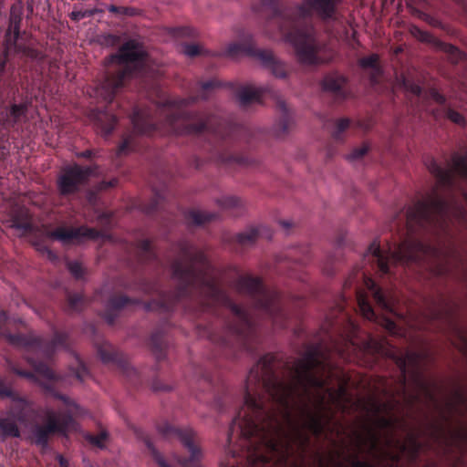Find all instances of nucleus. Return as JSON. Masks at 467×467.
<instances>
[{"instance_id":"nucleus-53","label":"nucleus","mask_w":467,"mask_h":467,"mask_svg":"<svg viewBox=\"0 0 467 467\" xmlns=\"http://www.w3.org/2000/svg\"><path fill=\"white\" fill-rule=\"evenodd\" d=\"M76 361L77 368H74V374L78 379L83 380L88 374V368L79 358L77 357Z\"/></svg>"},{"instance_id":"nucleus-1","label":"nucleus","mask_w":467,"mask_h":467,"mask_svg":"<svg viewBox=\"0 0 467 467\" xmlns=\"http://www.w3.org/2000/svg\"><path fill=\"white\" fill-rule=\"evenodd\" d=\"M176 256L171 261V278L176 282L171 291H163L159 280L144 277L123 286L138 290L145 295H156L149 302L125 295H112L106 305L103 318L114 325L119 312L143 304L148 311L167 314L177 306L188 308L191 306L202 312L218 315L221 308L230 311L232 320L223 322V328L216 332L212 327L205 328L203 336L213 342L226 358H236L240 352L254 354L260 342L259 327L248 310L234 302L228 292L222 286L216 270L205 253L187 240H180L173 245Z\"/></svg>"},{"instance_id":"nucleus-37","label":"nucleus","mask_w":467,"mask_h":467,"mask_svg":"<svg viewBox=\"0 0 467 467\" xmlns=\"http://www.w3.org/2000/svg\"><path fill=\"white\" fill-rule=\"evenodd\" d=\"M87 304V300L82 294H67V309L70 312L81 311Z\"/></svg>"},{"instance_id":"nucleus-58","label":"nucleus","mask_w":467,"mask_h":467,"mask_svg":"<svg viewBox=\"0 0 467 467\" xmlns=\"http://www.w3.org/2000/svg\"><path fill=\"white\" fill-rule=\"evenodd\" d=\"M151 388L154 391H170L171 387L163 383L160 379H155L152 381Z\"/></svg>"},{"instance_id":"nucleus-24","label":"nucleus","mask_w":467,"mask_h":467,"mask_svg":"<svg viewBox=\"0 0 467 467\" xmlns=\"http://www.w3.org/2000/svg\"><path fill=\"white\" fill-rule=\"evenodd\" d=\"M362 279L378 306L387 312H392L393 309L390 301L375 280L369 277L366 272H362Z\"/></svg>"},{"instance_id":"nucleus-48","label":"nucleus","mask_w":467,"mask_h":467,"mask_svg":"<svg viewBox=\"0 0 467 467\" xmlns=\"http://www.w3.org/2000/svg\"><path fill=\"white\" fill-rule=\"evenodd\" d=\"M146 446L150 451L153 459L158 463L160 467H171L166 461L164 460L163 456L154 448L152 442L150 440L145 441Z\"/></svg>"},{"instance_id":"nucleus-13","label":"nucleus","mask_w":467,"mask_h":467,"mask_svg":"<svg viewBox=\"0 0 467 467\" xmlns=\"http://www.w3.org/2000/svg\"><path fill=\"white\" fill-rule=\"evenodd\" d=\"M99 173V167L97 164L81 166L72 164L65 167L57 181L58 193L67 197L78 193L88 182L91 176Z\"/></svg>"},{"instance_id":"nucleus-32","label":"nucleus","mask_w":467,"mask_h":467,"mask_svg":"<svg viewBox=\"0 0 467 467\" xmlns=\"http://www.w3.org/2000/svg\"><path fill=\"white\" fill-rule=\"evenodd\" d=\"M345 84L346 78L344 77L338 75H328L325 77L322 82V87L324 90L329 91L338 98H344Z\"/></svg>"},{"instance_id":"nucleus-23","label":"nucleus","mask_w":467,"mask_h":467,"mask_svg":"<svg viewBox=\"0 0 467 467\" xmlns=\"http://www.w3.org/2000/svg\"><path fill=\"white\" fill-rule=\"evenodd\" d=\"M274 94L269 87L243 86L237 90V98L242 107H248L253 103H262V99L265 94Z\"/></svg>"},{"instance_id":"nucleus-43","label":"nucleus","mask_w":467,"mask_h":467,"mask_svg":"<svg viewBox=\"0 0 467 467\" xmlns=\"http://www.w3.org/2000/svg\"><path fill=\"white\" fill-rule=\"evenodd\" d=\"M379 57L377 54H372L368 57H361L358 60V64L363 68H370L376 73H379L380 67L379 66Z\"/></svg>"},{"instance_id":"nucleus-10","label":"nucleus","mask_w":467,"mask_h":467,"mask_svg":"<svg viewBox=\"0 0 467 467\" xmlns=\"http://www.w3.org/2000/svg\"><path fill=\"white\" fill-rule=\"evenodd\" d=\"M44 388L52 397L61 400L66 409L59 416L53 410L47 409L46 410L47 422L33 425L32 436L34 442L42 447L47 445L51 435L56 433L66 435L70 430L75 429L74 417L82 413L81 408L73 400L56 390L51 384H45Z\"/></svg>"},{"instance_id":"nucleus-64","label":"nucleus","mask_w":467,"mask_h":467,"mask_svg":"<svg viewBox=\"0 0 467 467\" xmlns=\"http://www.w3.org/2000/svg\"><path fill=\"white\" fill-rule=\"evenodd\" d=\"M372 410L375 413L379 414L382 410V405L379 402H373L372 404Z\"/></svg>"},{"instance_id":"nucleus-63","label":"nucleus","mask_w":467,"mask_h":467,"mask_svg":"<svg viewBox=\"0 0 467 467\" xmlns=\"http://www.w3.org/2000/svg\"><path fill=\"white\" fill-rule=\"evenodd\" d=\"M9 151L5 146H0V160H4L8 155Z\"/></svg>"},{"instance_id":"nucleus-27","label":"nucleus","mask_w":467,"mask_h":467,"mask_svg":"<svg viewBox=\"0 0 467 467\" xmlns=\"http://www.w3.org/2000/svg\"><path fill=\"white\" fill-rule=\"evenodd\" d=\"M135 257L140 264L158 263L157 254L152 246L150 240H140L134 247Z\"/></svg>"},{"instance_id":"nucleus-28","label":"nucleus","mask_w":467,"mask_h":467,"mask_svg":"<svg viewBox=\"0 0 467 467\" xmlns=\"http://www.w3.org/2000/svg\"><path fill=\"white\" fill-rule=\"evenodd\" d=\"M149 344L158 361L165 358L168 341L163 328H157L151 333Z\"/></svg>"},{"instance_id":"nucleus-16","label":"nucleus","mask_w":467,"mask_h":467,"mask_svg":"<svg viewBox=\"0 0 467 467\" xmlns=\"http://www.w3.org/2000/svg\"><path fill=\"white\" fill-rule=\"evenodd\" d=\"M9 400L11 402L6 409L7 416L13 417L18 423L24 426L31 425L36 421L38 410L35 407L33 400L21 395L18 391Z\"/></svg>"},{"instance_id":"nucleus-7","label":"nucleus","mask_w":467,"mask_h":467,"mask_svg":"<svg viewBox=\"0 0 467 467\" xmlns=\"http://www.w3.org/2000/svg\"><path fill=\"white\" fill-rule=\"evenodd\" d=\"M233 286L237 293L247 296L254 310L267 318L275 328L288 327L286 298L280 292L266 288L260 277L240 275Z\"/></svg>"},{"instance_id":"nucleus-8","label":"nucleus","mask_w":467,"mask_h":467,"mask_svg":"<svg viewBox=\"0 0 467 467\" xmlns=\"http://www.w3.org/2000/svg\"><path fill=\"white\" fill-rule=\"evenodd\" d=\"M437 251L422 241L409 237L398 244L393 250L384 251L379 243L374 241L368 247L364 260L371 264L373 270L381 275H392L391 267L395 265L420 264L428 255Z\"/></svg>"},{"instance_id":"nucleus-35","label":"nucleus","mask_w":467,"mask_h":467,"mask_svg":"<svg viewBox=\"0 0 467 467\" xmlns=\"http://www.w3.org/2000/svg\"><path fill=\"white\" fill-rule=\"evenodd\" d=\"M217 217L214 213L204 212L201 210H191L186 215V221L191 225L201 226L206 223L213 221Z\"/></svg>"},{"instance_id":"nucleus-42","label":"nucleus","mask_w":467,"mask_h":467,"mask_svg":"<svg viewBox=\"0 0 467 467\" xmlns=\"http://www.w3.org/2000/svg\"><path fill=\"white\" fill-rule=\"evenodd\" d=\"M162 203V196L157 192L154 197L150 200L149 203H146L142 206V211L148 215H153L156 213L161 207Z\"/></svg>"},{"instance_id":"nucleus-31","label":"nucleus","mask_w":467,"mask_h":467,"mask_svg":"<svg viewBox=\"0 0 467 467\" xmlns=\"http://www.w3.org/2000/svg\"><path fill=\"white\" fill-rule=\"evenodd\" d=\"M96 126L100 130L104 136L111 134L117 124V117L108 110L98 111L94 115Z\"/></svg>"},{"instance_id":"nucleus-9","label":"nucleus","mask_w":467,"mask_h":467,"mask_svg":"<svg viewBox=\"0 0 467 467\" xmlns=\"http://www.w3.org/2000/svg\"><path fill=\"white\" fill-rule=\"evenodd\" d=\"M7 340L12 345L24 348L27 352L26 359L36 373L49 380L57 379L56 373L48 366V362L57 349L68 348V335L67 333L55 331L51 340H47L33 332L15 333L7 335Z\"/></svg>"},{"instance_id":"nucleus-49","label":"nucleus","mask_w":467,"mask_h":467,"mask_svg":"<svg viewBox=\"0 0 467 467\" xmlns=\"http://www.w3.org/2000/svg\"><path fill=\"white\" fill-rule=\"evenodd\" d=\"M67 268L70 274L76 279H82L85 275V269L82 265L78 261H70L67 263Z\"/></svg>"},{"instance_id":"nucleus-18","label":"nucleus","mask_w":467,"mask_h":467,"mask_svg":"<svg viewBox=\"0 0 467 467\" xmlns=\"http://www.w3.org/2000/svg\"><path fill=\"white\" fill-rule=\"evenodd\" d=\"M425 444L420 441L419 436L414 432H410L407 435L406 442H402L400 440H394L392 436L388 437L385 440L384 449L389 450L392 447L397 448L400 451L395 452L401 458L402 453H406L410 461L415 462L419 458L421 451Z\"/></svg>"},{"instance_id":"nucleus-5","label":"nucleus","mask_w":467,"mask_h":467,"mask_svg":"<svg viewBox=\"0 0 467 467\" xmlns=\"http://www.w3.org/2000/svg\"><path fill=\"white\" fill-rule=\"evenodd\" d=\"M340 3L341 0H303L287 9L285 14L294 20V28L286 32L285 41L293 47L300 64L316 66L328 61L327 46L319 39L311 18L316 16L323 22L337 21Z\"/></svg>"},{"instance_id":"nucleus-30","label":"nucleus","mask_w":467,"mask_h":467,"mask_svg":"<svg viewBox=\"0 0 467 467\" xmlns=\"http://www.w3.org/2000/svg\"><path fill=\"white\" fill-rule=\"evenodd\" d=\"M310 259V251L307 246H300L286 251L284 255L277 257V262L281 263L283 260L291 262L294 265H304Z\"/></svg>"},{"instance_id":"nucleus-11","label":"nucleus","mask_w":467,"mask_h":467,"mask_svg":"<svg viewBox=\"0 0 467 467\" xmlns=\"http://www.w3.org/2000/svg\"><path fill=\"white\" fill-rule=\"evenodd\" d=\"M354 445L355 453L348 457L351 467H393L400 461L399 454L381 446L380 437L372 428L366 436L356 433Z\"/></svg>"},{"instance_id":"nucleus-57","label":"nucleus","mask_w":467,"mask_h":467,"mask_svg":"<svg viewBox=\"0 0 467 467\" xmlns=\"http://www.w3.org/2000/svg\"><path fill=\"white\" fill-rule=\"evenodd\" d=\"M394 423V420L390 418L379 417L377 420V426L381 430H392Z\"/></svg>"},{"instance_id":"nucleus-3","label":"nucleus","mask_w":467,"mask_h":467,"mask_svg":"<svg viewBox=\"0 0 467 467\" xmlns=\"http://www.w3.org/2000/svg\"><path fill=\"white\" fill-rule=\"evenodd\" d=\"M425 165L436 184L420 200V230L449 235L453 220L467 222V155L454 152L445 166L428 158Z\"/></svg>"},{"instance_id":"nucleus-39","label":"nucleus","mask_w":467,"mask_h":467,"mask_svg":"<svg viewBox=\"0 0 467 467\" xmlns=\"http://www.w3.org/2000/svg\"><path fill=\"white\" fill-rule=\"evenodd\" d=\"M189 371L192 373V378L194 380H202L204 384L211 385L212 379L210 373L203 368L202 366L192 364L189 368Z\"/></svg>"},{"instance_id":"nucleus-50","label":"nucleus","mask_w":467,"mask_h":467,"mask_svg":"<svg viewBox=\"0 0 467 467\" xmlns=\"http://www.w3.org/2000/svg\"><path fill=\"white\" fill-rule=\"evenodd\" d=\"M102 12V10L99 9H91V10H84V11H72L69 15V17L72 21L78 22L83 18L91 17L96 13Z\"/></svg>"},{"instance_id":"nucleus-54","label":"nucleus","mask_w":467,"mask_h":467,"mask_svg":"<svg viewBox=\"0 0 467 467\" xmlns=\"http://www.w3.org/2000/svg\"><path fill=\"white\" fill-rule=\"evenodd\" d=\"M368 151V146L363 144L361 147L355 148L348 155L349 161H355L362 158Z\"/></svg>"},{"instance_id":"nucleus-14","label":"nucleus","mask_w":467,"mask_h":467,"mask_svg":"<svg viewBox=\"0 0 467 467\" xmlns=\"http://www.w3.org/2000/svg\"><path fill=\"white\" fill-rule=\"evenodd\" d=\"M158 431L167 439H178L190 452L188 458H178L177 461L181 467H200L202 451L196 444V433L192 428H179L169 422H162L159 424Z\"/></svg>"},{"instance_id":"nucleus-6","label":"nucleus","mask_w":467,"mask_h":467,"mask_svg":"<svg viewBox=\"0 0 467 467\" xmlns=\"http://www.w3.org/2000/svg\"><path fill=\"white\" fill-rule=\"evenodd\" d=\"M111 57L117 63V67L106 74L105 79L98 90L99 96L109 104L113 102L116 94L126 85L128 80L133 76L143 74L147 65L148 53L141 42L137 39H129Z\"/></svg>"},{"instance_id":"nucleus-12","label":"nucleus","mask_w":467,"mask_h":467,"mask_svg":"<svg viewBox=\"0 0 467 467\" xmlns=\"http://www.w3.org/2000/svg\"><path fill=\"white\" fill-rule=\"evenodd\" d=\"M225 53L231 57L240 54L254 57L276 78H285L287 75L285 64L278 60L271 50L257 48L252 38L245 42L230 44Z\"/></svg>"},{"instance_id":"nucleus-44","label":"nucleus","mask_w":467,"mask_h":467,"mask_svg":"<svg viewBox=\"0 0 467 467\" xmlns=\"http://www.w3.org/2000/svg\"><path fill=\"white\" fill-rule=\"evenodd\" d=\"M400 84L406 91L411 93L412 95H414L418 98L421 97L422 88L415 81H413L406 77H401Z\"/></svg>"},{"instance_id":"nucleus-33","label":"nucleus","mask_w":467,"mask_h":467,"mask_svg":"<svg viewBox=\"0 0 467 467\" xmlns=\"http://www.w3.org/2000/svg\"><path fill=\"white\" fill-rule=\"evenodd\" d=\"M17 423L16 420L7 416L6 413L5 417L0 418V436L3 441L7 438H19L21 436Z\"/></svg>"},{"instance_id":"nucleus-62","label":"nucleus","mask_w":467,"mask_h":467,"mask_svg":"<svg viewBox=\"0 0 467 467\" xmlns=\"http://www.w3.org/2000/svg\"><path fill=\"white\" fill-rule=\"evenodd\" d=\"M455 398L458 403H464L466 401L464 394L460 390L455 392Z\"/></svg>"},{"instance_id":"nucleus-29","label":"nucleus","mask_w":467,"mask_h":467,"mask_svg":"<svg viewBox=\"0 0 467 467\" xmlns=\"http://www.w3.org/2000/svg\"><path fill=\"white\" fill-rule=\"evenodd\" d=\"M277 108L280 111V116L275 126V134L278 137L285 135L293 125L292 114L283 100L277 101Z\"/></svg>"},{"instance_id":"nucleus-51","label":"nucleus","mask_w":467,"mask_h":467,"mask_svg":"<svg viewBox=\"0 0 467 467\" xmlns=\"http://www.w3.org/2000/svg\"><path fill=\"white\" fill-rule=\"evenodd\" d=\"M7 366H8V369L10 371H12L13 373L16 374L19 377L29 379H35V375H34L33 372L27 371V370H25V369H21V368H17L10 360H7Z\"/></svg>"},{"instance_id":"nucleus-19","label":"nucleus","mask_w":467,"mask_h":467,"mask_svg":"<svg viewBox=\"0 0 467 467\" xmlns=\"http://www.w3.org/2000/svg\"><path fill=\"white\" fill-rule=\"evenodd\" d=\"M431 426V437L436 442L444 446L446 450H449L456 443H459L460 446L467 443V431L464 430L459 429L447 431L442 425L434 423Z\"/></svg>"},{"instance_id":"nucleus-56","label":"nucleus","mask_w":467,"mask_h":467,"mask_svg":"<svg viewBox=\"0 0 467 467\" xmlns=\"http://www.w3.org/2000/svg\"><path fill=\"white\" fill-rule=\"evenodd\" d=\"M120 42V36L114 34H107L102 36V44L108 47H115Z\"/></svg>"},{"instance_id":"nucleus-55","label":"nucleus","mask_w":467,"mask_h":467,"mask_svg":"<svg viewBox=\"0 0 467 467\" xmlns=\"http://www.w3.org/2000/svg\"><path fill=\"white\" fill-rule=\"evenodd\" d=\"M13 227L25 232H29L32 229V224L27 220H22L18 217H15L13 219Z\"/></svg>"},{"instance_id":"nucleus-22","label":"nucleus","mask_w":467,"mask_h":467,"mask_svg":"<svg viewBox=\"0 0 467 467\" xmlns=\"http://www.w3.org/2000/svg\"><path fill=\"white\" fill-rule=\"evenodd\" d=\"M410 31V34L420 41L433 44L440 50L449 54L454 62H457L462 57V53L456 47L440 41L429 32L424 31L416 26H412Z\"/></svg>"},{"instance_id":"nucleus-60","label":"nucleus","mask_w":467,"mask_h":467,"mask_svg":"<svg viewBox=\"0 0 467 467\" xmlns=\"http://www.w3.org/2000/svg\"><path fill=\"white\" fill-rule=\"evenodd\" d=\"M119 181L117 179H112L110 181H102L99 183V190H108L110 188H114L118 185Z\"/></svg>"},{"instance_id":"nucleus-36","label":"nucleus","mask_w":467,"mask_h":467,"mask_svg":"<svg viewBox=\"0 0 467 467\" xmlns=\"http://www.w3.org/2000/svg\"><path fill=\"white\" fill-rule=\"evenodd\" d=\"M263 227L252 228L244 233L237 234L234 237V243L241 247H249L255 244L261 234Z\"/></svg>"},{"instance_id":"nucleus-40","label":"nucleus","mask_w":467,"mask_h":467,"mask_svg":"<svg viewBox=\"0 0 467 467\" xmlns=\"http://www.w3.org/2000/svg\"><path fill=\"white\" fill-rule=\"evenodd\" d=\"M430 318L433 321L446 320L452 323V314L447 306H435L430 313Z\"/></svg>"},{"instance_id":"nucleus-21","label":"nucleus","mask_w":467,"mask_h":467,"mask_svg":"<svg viewBox=\"0 0 467 467\" xmlns=\"http://www.w3.org/2000/svg\"><path fill=\"white\" fill-rule=\"evenodd\" d=\"M263 8L270 11L271 19L275 20L278 24L279 29L285 39L287 31L294 28V20L286 16L287 9L293 7L292 5L285 6L280 5L279 0H260Z\"/></svg>"},{"instance_id":"nucleus-59","label":"nucleus","mask_w":467,"mask_h":467,"mask_svg":"<svg viewBox=\"0 0 467 467\" xmlns=\"http://www.w3.org/2000/svg\"><path fill=\"white\" fill-rule=\"evenodd\" d=\"M10 49L11 48H9V47H5L1 57H0V76H3V74L5 71Z\"/></svg>"},{"instance_id":"nucleus-45","label":"nucleus","mask_w":467,"mask_h":467,"mask_svg":"<svg viewBox=\"0 0 467 467\" xmlns=\"http://www.w3.org/2000/svg\"><path fill=\"white\" fill-rule=\"evenodd\" d=\"M16 392L6 378L0 375V400L10 399Z\"/></svg>"},{"instance_id":"nucleus-38","label":"nucleus","mask_w":467,"mask_h":467,"mask_svg":"<svg viewBox=\"0 0 467 467\" xmlns=\"http://www.w3.org/2000/svg\"><path fill=\"white\" fill-rule=\"evenodd\" d=\"M350 125V119L348 118H342L335 122V128L332 131V138L336 142H343V133L348 129Z\"/></svg>"},{"instance_id":"nucleus-34","label":"nucleus","mask_w":467,"mask_h":467,"mask_svg":"<svg viewBox=\"0 0 467 467\" xmlns=\"http://www.w3.org/2000/svg\"><path fill=\"white\" fill-rule=\"evenodd\" d=\"M355 296L362 316L368 320H375L377 315L368 301V296L358 287L355 289Z\"/></svg>"},{"instance_id":"nucleus-46","label":"nucleus","mask_w":467,"mask_h":467,"mask_svg":"<svg viewBox=\"0 0 467 467\" xmlns=\"http://www.w3.org/2000/svg\"><path fill=\"white\" fill-rule=\"evenodd\" d=\"M217 203L223 209L237 208L241 205V200L236 196H222Z\"/></svg>"},{"instance_id":"nucleus-41","label":"nucleus","mask_w":467,"mask_h":467,"mask_svg":"<svg viewBox=\"0 0 467 467\" xmlns=\"http://www.w3.org/2000/svg\"><path fill=\"white\" fill-rule=\"evenodd\" d=\"M109 12L116 15L117 16L123 17H132L139 15V10L135 7L131 6H118L115 5H109L107 6Z\"/></svg>"},{"instance_id":"nucleus-61","label":"nucleus","mask_w":467,"mask_h":467,"mask_svg":"<svg viewBox=\"0 0 467 467\" xmlns=\"http://www.w3.org/2000/svg\"><path fill=\"white\" fill-rule=\"evenodd\" d=\"M78 158L92 159L97 156V152L92 150H86L77 154Z\"/></svg>"},{"instance_id":"nucleus-52","label":"nucleus","mask_w":467,"mask_h":467,"mask_svg":"<svg viewBox=\"0 0 467 467\" xmlns=\"http://www.w3.org/2000/svg\"><path fill=\"white\" fill-rule=\"evenodd\" d=\"M202 47L197 44H187L183 47V52L190 57H194L202 54Z\"/></svg>"},{"instance_id":"nucleus-25","label":"nucleus","mask_w":467,"mask_h":467,"mask_svg":"<svg viewBox=\"0 0 467 467\" xmlns=\"http://www.w3.org/2000/svg\"><path fill=\"white\" fill-rule=\"evenodd\" d=\"M28 106L27 102L12 103L2 117L4 124L10 128H16L20 122L26 121Z\"/></svg>"},{"instance_id":"nucleus-17","label":"nucleus","mask_w":467,"mask_h":467,"mask_svg":"<svg viewBox=\"0 0 467 467\" xmlns=\"http://www.w3.org/2000/svg\"><path fill=\"white\" fill-rule=\"evenodd\" d=\"M47 236L63 244H69L72 242L80 243L84 240H97L101 236V233L95 228L85 225L79 227L60 226L47 232Z\"/></svg>"},{"instance_id":"nucleus-2","label":"nucleus","mask_w":467,"mask_h":467,"mask_svg":"<svg viewBox=\"0 0 467 467\" xmlns=\"http://www.w3.org/2000/svg\"><path fill=\"white\" fill-rule=\"evenodd\" d=\"M222 81L212 78L200 83L199 94L189 98L166 99L156 108L155 114L149 108L133 109L130 121L133 131L124 136L118 147L117 156L127 155L140 150V136L155 134L192 135L202 139L204 150L210 159L222 165H250L247 156L233 150L236 127L223 119L218 113L193 112L187 107L199 99H208L218 88L224 87Z\"/></svg>"},{"instance_id":"nucleus-26","label":"nucleus","mask_w":467,"mask_h":467,"mask_svg":"<svg viewBox=\"0 0 467 467\" xmlns=\"http://www.w3.org/2000/svg\"><path fill=\"white\" fill-rule=\"evenodd\" d=\"M426 98L435 101L440 106L443 107V114L449 119L451 121L456 124H462L464 122L463 116L454 109L446 106V98L444 95L441 94L436 88H430L426 94Z\"/></svg>"},{"instance_id":"nucleus-20","label":"nucleus","mask_w":467,"mask_h":467,"mask_svg":"<svg viewBox=\"0 0 467 467\" xmlns=\"http://www.w3.org/2000/svg\"><path fill=\"white\" fill-rule=\"evenodd\" d=\"M21 18L11 16L9 28L5 34V47L13 48L15 52L26 57L35 58L37 56L36 49L19 43Z\"/></svg>"},{"instance_id":"nucleus-15","label":"nucleus","mask_w":467,"mask_h":467,"mask_svg":"<svg viewBox=\"0 0 467 467\" xmlns=\"http://www.w3.org/2000/svg\"><path fill=\"white\" fill-rule=\"evenodd\" d=\"M97 351L103 363L116 366L131 385L136 387L140 383L138 370L130 365L128 358L116 349L113 345L103 342L98 345Z\"/></svg>"},{"instance_id":"nucleus-47","label":"nucleus","mask_w":467,"mask_h":467,"mask_svg":"<svg viewBox=\"0 0 467 467\" xmlns=\"http://www.w3.org/2000/svg\"><path fill=\"white\" fill-rule=\"evenodd\" d=\"M108 439V433L106 431H101L97 435L88 434L86 436V440L91 443L92 445L102 449L105 446V441Z\"/></svg>"},{"instance_id":"nucleus-4","label":"nucleus","mask_w":467,"mask_h":467,"mask_svg":"<svg viewBox=\"0 0 467 467\" xmlns=\"http://www.w3.org/2000/svg\"><path fill=\"white\" fill-rule=\"evenodd\" d=\"M344 304L345 299L343 298L342 302L337 304V307L338 313L343 315V319L346 323L345 328L340 332V342H333L331 350L343 359H350L351 353L357 350H360L364 354L371 356L373 358L379 357L388 358L395 363L400 370L398 382L402 389L406 388L408 381L407 376L410 373L415 381L419 382L420 386L425 389L426 395L431 400H434V395L420 379V366L423 355L420 352L411 350L400 353L386 338H376L370 335L368 336L366 339L359 341L360 328L347 313H344Z\"/></svg>"}]
</instances>
